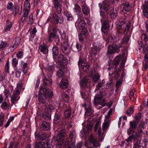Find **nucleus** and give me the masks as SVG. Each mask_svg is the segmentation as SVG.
Returning a JSON list of instances; mask_svg holds the SVG:
<instances>
[{"label":"nucleus","instance_id":"obj_1","mask_svg":"<svg viewBox=\"0 0 148 148\" xmlns=\"http://www.w3.org/2000/svg\"><path fill=\"white\" fill-rule=\"evenodd\" d=\"M53 95L51 90L40 86L38 93V101L40 103H43L45 102L46 99H49Z\"/></svg>","mask_w":148,"mask_h":148},{"label":"nucleus","instance_id":"obj_2","mask_svg":"<svg viewBox=\"0 0 148 148\" xmlns=\"http://www.w3.org/2000/svg\"><path fill=\"white\" fill-rule=\"evenodd\" d=\"M105 95L104 91H100V95H96L94 98V105L97 109H100L105 106L107 103L105 100L103 99V96Z\"/></svg>","mask_w":148,"mask_h":148},{"label":"nucleus","instance_id":"obj_3","mask_svg":"<svg viewBox=\"0 0 148 148\" xmlns=\"http://www.w3.org/2000/svg\"><path fill=\"white\" fill-rule=\"evenodd\" d=\"M121 58V56H116L114 59L113 62H110L109 64L110 68H108V70H111V68L112 69H114V70H115V71L114 73H112L111 74L109 73V75H113L114 78L116 79H117L119 77L120 75V74L118 73L117 71L116 67L117 66V65L119 64V61Z\"/></svg>","mask_w":148,"mask_h":148},{"label":"nucleus","instance_id":"obj_4","mask_svg":"<svg viewBox=\"0 0 148 148\" xmlns=\"http://www.w3.org/2000/svg\"><path fill=\"white\" fill-rule=\"evenodd\" d=\"M99 6L100 9V15L103 18L108 14L109 5L106 2L103 1L101 3H99Z\"/></svg>","mask_w":148,"mask_h":148},{"label":"nucleus","instance_id":"obj_5","mask_svg":"<svg viewBox=\"0 0 148 148\" xmlns=\"http://www.w3.org/2000/svg\"><path fill=\"white\" fill-rule=\"evenodd\" d=\"M75 131H73L69 135V139L65 142V145H68L70 147L69 148L73 147L75 143Z\"/></svg>","mask_w":148,"mask_h":148},{"label":"nucleus","instance_id":"obj_6","mask_svg":"<svg viewBox=\"0 0 148 148\" xmlns=\"http://www.w3.org/2000/svg\"><path fill=\"white\" fill-rule=\"evenodd\" d=\"M121 47V46H118L116 44H112L108 46L107 50L108 55H111L115 53H118L119 52L120 50L119 48Z\"/></svg>","mask_w":148,"mask_h":148},{"label":"nucleus","instance_id":"obj_7","mask_svg":"<svg viewBox=\"0 0 148 148\" xmlns=\"http://www.w3.org/2000/svg\"><path fill=\"white\" fill-rule=\"evenodd\" d=\"M57 62L59 63L60 66H64V68L67 67L66 64L68 63V60L66 57H64L62 54L60 55L56 60H54Z\"/></svg>","mask_w":148,"mask_h":148},{"label":"nucleus","instance_id":"obj_8","mask_svg":"<svg viewBox=\"0 0 148 148\" xmlns=\"http://www.w3.org/2000/svg\"><path fill=\"white\" fill-rule=\"evenodd\" d=\"M131 8L132 7L129 2H125L121 5V13L122 14H125L126 12L130 11Z\"/></svg>","mask_w":148,"mask_h":148},{"label":"nucleus","instance_id":"obj_9","mask_svg":"<svg viewBox=\"0 0 148 148\" xmlns=\"http://www.w3.org/2000/svg\"><path fill=\"white\" fill-rule=\"evenodd\" d=\"M78 65L80 68L84 71H87L89 68V65L86 60H82L78 61Z\"/></svg>","mask_w":148,"mask_h":148},{"label":"nucleus","instance_id":"obj_10","mask_svg":"<svg viewBox=\"0 0 148 148\" xmlns=\"http://www.w3.org/2000/svg\"><path fill=\"white\" fill-rule=\"evenodd\" d=\"M90 77L95 82H96L100 78L99 75L96 72L94 69L91 70L90 72Z\"/></svg>","mask_w":148,"mask_h":148},{"label":"nucleus","instance_id":"obj_11","mask_svg":"<svg viewBox=\"0 0 148 148\" xmlns=\"http://www.w3.org/2000/svg\"><path fill=\"white\" fill-rule=\"evenodd\" d=\"M89 140V141L95 147H99L100 144L99 143L98 139L93 134H91L90 136Z\"/></svg>","mask_w":148,"mask_h":148},{"label":"nucleus","instance_id":"obj_12","mask_svg":"<svg viewBox=\"0 0 148 148\" xmlns=\"http://www.w3.org/2000/svg\"><path fill=\"white\" fill-rule=\"evenodd\" d=\"M35 148H52V146L49 144L45 143L44 142H36Z\"/></svg>","mask_w":148,"mask_h":148},{"label":"nucleus","instance_id":"obj_13","mask_svg":"<svg viewBox=\"0 0 148 148\" xmlns=\"http://www.w3.org/2000/svg\"><path fill=\"white\" fill-rule=\"evenodd\" d=\"M65 135V131L64 130H60L56 137L57 140L60 142L61 143H63V141L64 139Z\"/></svg>","mask_w":148,"mask_h":148},{"label":"nucleus","instance_id":"obj_14","mask_svg":"<svg viewBox=\"0 0 148 148\" xmlns=\"http://www.w3.org/2000/svg\"><path fill=\"white\" fill-rule=\"evenodd\" d=\"M53 18L55 24L62 23L64 21L63 17L61 15H59L58 16L54 14L53 15Z\"/></svg>","mask_w":148,"mask_h":148},{"label":"nucleus","instance_id":"obj_15","mask_svg":"<svg viewBox=\"0 0 148 148\" xmlns=\"http://www.w3.org/2000/svg\"><path fill=\"white\" fill-rule=\"evenodd\" d=\"M109 21L107 20L102 23L101 30L105 34H107L108 32L109 27Z\"/></svg>","mask_w":148,"mask_h":148},{"label":"nucleus","instance_id":"obj_16","mask_svg":"<svg viewBox=\"0 0 148 148\" xmlns=\"http://www.w3.org/2000/svg\"><path fill=\"white\" fill-rule=\"evenodd\" d=\"M53 5L56 9V12L59 14L61 13L62 9L61 5L58 2V0H52Z\"/></svg>","mask_w":148,"mask_h":148},{"label":"nucleus","instance_id":"obj_17","mask_svg":"<svg viewBox=\"0 0 148 148\" xmlns=\"http://www.w3.org/2000/svg\"><path fill=\"white\" fill-rule=\"evenodd\" d=\"M75 25L77 28L82 29L85 28V23L83 20L78 19V21L76 22Z\"/></svg>","mask_w":148,"mask_h":148},{"label":"nucleus","instance_id":"obj_18","mask_svg":"<svg viewBox=\"0 0 148 148\" xmlns=\"http://www.w3.org/2000/svg\"><path fill=\"white\" fill-rule=\"evenodd\" d=\"M52 39L54 40L55 41L56 43V45H58L60 41L58 36L56 35L55 33H51L49 37V41L50 42L52 40Z\"/></svg>","mask_w":148,"mask_h":148},{"label":"nucleus","instance_id":"obj_19","mask_svg":"<svg viewBox=\"0 0 148 148\" xmlns=\"http://www.w3.org/2000/svg\"><path fill=\"white\" fill-rule=\"evenodd\" d=\"M13 90L12 86H9L7 88L5 89L4 91V94L6 97H8L12 93Z\"/></svg>","mask_w":148,"mask_h":148},{"label":"nucleus","instance_id":"obj_20","mask_svg":"<svg viewBox=\"0 0 148 148\" xmlns=\"http://www.w3.org/2000/svg\"><path fill=\"white\" fill-rule=\"evenodd\" d=\"M64 66H60L59 69L57 71V75L58 77H63L64 76V72L66 70L67 67L64 68Z\"/></svg>","mask_w":148,"mask_h":148},{"label":"nucleus","instance_id":"obj_21","mask_svg":"<svg viewBox=\"0 0 148 148\" xmlns=\"http://www.w3.org/2000/svg\"><path fill=\"white\" fill-rule=\"evenodd\" d=\"M69 47L68 42H65L62 44L61 48L63 53L67 54L69 51Z\"/></svg>","mask_w":148,"mask_h":148},{"label":"nucleus","instance_id":"obj_22","mask_svg":"<svg viewBox=\"0 0 148 148\" xmlns=\"http://www.w3.org/2000/svg\"><path fill=\"white\" fill-rule=\"evenodd\" d=\"M20 93L19 91L18 90H16L15 91L13 92V95L11 97V101L12 103H14L15 101L18 100V99H17V97Z\"/></svg>","mask_w":148,"mask_h":148},{"label":"nucleus","instance_id":"obj_23","mask_svg":"<svg viewBox=\"0 0 148 148\" xmlns=\"http://www.w3.org/2000/svg\"><path fill=\"white\" fill-rule=\"evenodd\" d=\"M100 121L99 120L96 122V123L95 125V132H96L98 129V134L99 136V138H100L101 137V136L100 132L101 131V129L100 127Z\"/></svg>","mask_w":148,"mask_h":148},{"label":"nucleus","instance_id":"obj_24","mask_svg":"<svg viewBox=\"0 0 148 148\" xmlns=\"http://www.w3.org/2000/svg\"><path fill=\"white\" fill-rule=\"evenodd\" d=\"M6 25L4 28V31L5 32H8L10 31V29L12 28L13 22L12 21L10 22L9 20H7L6 21Z\"/></svg>","mask_w":148,"mask_h":148},{"label":"nucleus","instance_id":"obj_25","mask_svg":"<svg viewBox=\"0 0 148 148\" xmlns=\"http://www.w3.org/2000/svg\"><path fill=\"white\" fill-rule=\"evenodd\" d=\"M39 50L43 54H47L48 52L47 46L45 45H40L38 47Z\"/></svg>","mask_w":148,"mask_h":148},{"label":"nucleus","instance_id":"obj_26","mask_svg":"<svg viewBox=\"0 0 148 148\" xmlns=\"http://www.w3.org/2000/svg\"><path fill=\"white\" fill-rule=\"evenodd\" d=\"M99 50V49L98 48H97L96 47H94L91 49L90 51V53L92 58H94Z\"/></svg>","mask_w":148,"mask_h":148},{"label":"nucleus","instance_id":"obj_27","mask_svg":"<svg viewBox=\"0 0 148 148\" xmlns=\"http://www.w3.org/2000/svg\"><path fill=\"white\" fill-rule=\"evenodd\" d=\"M68 86V81L65 79H62L60 84V86L62 88H66Z\"/></svg>","mask_w":148,"mask_h":148},{"label":"nucleus","instance_id":"obj_28","mask_svg":"<svg viewBox=\"0 0 148 148\" xmlns=\"http://www.w3.org/2000/svg\"><path fill=\"white\" fill-rule=\"evenodd\" d=\"M30 10L23 9L24 14L23 16L20 19V21L22 22H23L27 20V16L28 15Z\"/></svg>","mask_w":148,"mask_h":148},{"label":"nucleus","instance_id":"obj_29","mask_svg":"<svg viewBox=\"0 0 148 148\" xmlns=\"http://www.w3.org/2000/svg\"><path fill=\"white\" fill-rule=\"evenodd\" d=\"M143 13L144 16L147 18H148V2H146L144 5Z\"/></svg>","mask_w":148,"mask_h":148},{"label":"nucleus","instance_id":"obj_30","mask_svg":"<svg viewBox=\"0 0 148 148\" xmlns=\"http://www.w3.org/2000/svg\"><path fill=\"white\" fill-rule=\"evenodd\" d=\"M53 58L54 60H56L58 54V50L56 46H54L52 49Z\"/></svg>","mask_w":148,"mask_h":148},{"label":"nucleus","instance_id":"obj_31","mask_svg":"<svg viewBox=\"0 0 148 148\" xmlns=\"http://www.w3.org/2000/svg\"><path fill=\"white\" fill-rule=\"evenodd\" d=\"M88 79L87 77H85L82 80H81L80 85L83 88L86 87L88 83Z\"/></svg>","mask_w":148,"mask_h":148},{"label":"nucleus","instance_id":"obj_32","mask_svg":"<svg viewBox=\"0 0 148 148\" xmlns=\"http://www.w3.org/2000/svg\"><path fill=\"white\" fill-rule=\"evenodd\" d=\"M50 125V124L49 122H44L42 123L41 128L43 130H47L49 129Z\"/></svg>","mask_w":148,"mask_h":148},{"label":"nucleus","instance_id":"obj_33","mask_svg":"<svg viewBox=\"0 0 148 148\" xmlns=\"http://www.w3.org/2000/svg\"><path fill=\"white\" fill-rule=\"evenodd\" d=\"M71 114V108L69 107L66 108L64 112V116L66 118L69 117Z\"/></svg>","mask_w":148,"mask_h":148},{"label":"nucleus","instance_id":"obj_34","mask_svg":"<svg viewBox=\"0 0 148 148\" xmlns=\"http://www.w3.org/2000/svg\"><path fill=\"white\" fill-rule=\"evenodd\" d=\"M1 108L4 110L9 109L10 107V103L9 102H4L1 104Z\"/></svg>","mask_w":148,"mask_h":148},{"label":"nucleus","instance_id":"obj_35","mask_svg":"<svg viewBox=\"0 0 148 148\" xmlns=\"http://www.w3.org/2000/svg\"><path fill=\"white\" fill-rule=\"evenodd\" d=\"M135 138L134 135H132L128 137V138L126 139V140L124 142H123L122 143H125L126 145H127V146H128L130 143L132 142V139L133 138Z\"/></svg>","mask_w":148,"mask_h":148},{"label":"nucleus","instance_id":"obj_36","mask_svg":"<svg viewBox=\"0 0 148 148\" xmlns=\"http://www.w3.org/2000/svg\"><path fill=\"white\" fill-rule=\"evenodd\" d=\"M43 82L44 83L47 85L50 86L52 84V80L50 77L47 79L46 77H45L43 79Z\"/></svg>","mask_w":148,"mask_h":148},{"label":"nucleus","instance_id":"obj_37","mask_svg":"<svg viewBox=\"0 0 148 148\" xmlns=\"http://www.w3.org/2000/svg\"><path fill=\"white\" fill-rule=\"evenodd\" d=\"M64 15L66 16L68 20H72L73 17L72 14L69 12L66 11L64 12Z\"/></svg>","mask_w":148,"mask_h":148},{"label":"nucleus","instance_id":"obj_38","mask_svg":"<svg viewBox=\"0 0 148 148\" xmlns=\"http://www.w3.org/2000/svg\"><path fill=\"white\" fill-rule=\"evenodd\" d=\"M30 0H25L23 5L24 9L30 10V3L29 2Z\"/></svg>","mask_w":148,"mask_h":148},{"label":"nucleus","instance_id":"obj_39","mask_svg":"<svg viewBox=\"0 0 148 148\" xmlns=\"http://www.w3.org/2000/svg\"><path fill=\"white\" fill-rule=\"evenodd\" d=\"M125 21H121L118 23L116 24V27L118 29H121L125 26Z\"/></svg>","mask_w":148,"mask_h":148},{"label":"nucleus","instance_id":"obj_40","mask_svg":"<svg viewBox=\"0 0 148 148\" xmlns=\"http://www.w3.org/2000/svg\"><path fill=\"white\" fill-rule=\"evenodd\" d=\"M110 15L112 18H114L117 15V11L116 9L114 10V8L111 9L110 11Z\"/></svg>","mask_w":148,"mask_h":148},{"label":"nucleus","instance_id":"obj_41","mask_svg":"<svg viewBox=\"0 0 148 148\" xmlns=\"http://www.w3.org/2000/svg\"><path fill=\"white\" fill-rule=\"evenodd\" d=\"M144 134V133L142 130H140L136 133L134 135V136L135 138H140Z\"/></svg>","mask_w":148,"mask_h":148},{"label":"nucleus","instance_id":"obj_42","mask_svg":"<svg viewBox=\"0 0 148 148\" xmlns=\"http://www.w3.org/2000/svg\"><path fill=\"white\" fill-rule=\"evenodd\" d=\"M93 112V111L92 109L91 106H89V108L86 110L85 114V115H90L92 114Z\"/></svg>","mask_w":148,"mask_h":148},{"label":"nucleus","instance_id":"obj_43","mask_svg":"<svg viewBox=\"0 0 148 148\" xmlns=\"http://www.w3.org/2000/svg\"><path fill=\"white\" fill-rule=\"evenodd\" d=\"M25 21H26L27 23L28 24H31L33 22V16L32 14L29 15V17H27V20H25Z\"/></svg>","mask_w":148,"mask_h":148},{"label":"nucleus","instance_id":"obj_44","mask_svg":"<svg viewBox=\"0 0 148 148\" xmlns=\"http://www.w3.org/2000/svg\"><path fill=\"white\" fill-rule=\"evenodd\" d=\"M82 10L83 13L85 15H87L89 12V9L86 5L82 6Z\"/></svg>","mask_w":148,"mask_h":148},{"label":"nucleus","instance_id":"obj_45","mask_svg":"<svg viewBox=\"0 0 148 148\" xmlns=\"http://www.w3.org/2000/svg\"><path fill=\"white\" fill-rule=\"evenodd\" d=\"M138 123V122L136 121H133L130 122V125L131 127L136 129L137 127V125Z\"/></svg>","mask_w":148,"mask_h":148},{"label":"nucleus","instance_id":"obj_46","mask_svg":"<svg viewBox=\"0 0 148 148\" xmlns=\"http://www.w3.org/2000/svg\"><path fill=\"white\" fill-rule=\"evenodd\" d=\"M62 99L66 102H67L68 101L69 99V97L68 95L64 92H63L62 93Z\"/></svg>","mask_w":148,"mask_h":148},{"label":"nucleus","instance_id":"obj_47","mask_svg":"<svg viewBox=\"0 0 148 148\" xmlns=\"http://www.w3.org/2000/svg\"><path fill=\"white\" fill-rule=\"evenodd\" d=\"M8 46V44L6 42H1L0 44V50H2Z\"/></svg>","mask_w":148,"mask_h":148},{"label":"nucleus","instance_id":"obj_48","mask_svg":"<svg viewBox=\"0 0 148 148\" xmlns=\"http://www.w3.org/2000/svg\"><path fill=\"white\" fill-rule=\"evenodd\" d=\"M123 81L122 77H120L119 79L117 82L116 84V87L118 88L121 85Z\"/></svg>","mask_w":148,"mask_h":148},{"label":"nucleus","instance_id":"obj_49","mask_svg":"<svg viewBox=\"0 0 148 148\" xmlns=\"http://www.w3.org/2000/svg\"><path fill=\"white\" fill-rule=\"evenodd\" d=\"M54 108L51 105H48L46 106L45 108V110L49 112H51L53 111V110Z\"/></svg>","mask_w":148,"mask_h":148},{"label":"nucleus","instance_id":"obj_50","mask_svg":"<svg viewBox=\"0 0 148 148\" xmlns=\"http://www.w3.org/2000/svg\"><path fill=\"white\" fill-rule=\"evenodd\" d=\"M80 33L81 35L83 36L86 37L87 35V31L85 28L83 29H80Z\"/></svg>","mask_w":148,"mask_h":148},{"label":"nucleus","instance_id":"obj_51","mask_svg":"<svg viewBox=\"0 0 148 148\" xmlns=\"http://www.w3.org/2000/svg\"><path fill=\"white\" fill-rule=\"evenodd\" d=\"M60 116L58 115H56L54 119V122L56 124H58L60 121Z\"/></svg>","mask_w":148,"mask_h":148},{"label":"nucleus","instance_id":"obj_52","mask_svg":"<svg viewBox=\"0 0 148 148\" xmlns=\"http://www.w3.org/2000/svg\"><path fill=\"white\" fill-rule=\"evenodd\" d=\"M7 9L11 11H13V5L12 3H8L7 5Z\"/></svg>","mask_w":148,"mask_h":148},{"label":"nucleus","instance_id":"obj_53","mask_svg":"<svg viewBox=\"0 0 148 148\" xmlns=\"http://www.w3.org/2000/svg\"><path fill=\"white\" fill-rule=\"evenodd\" d=\"M109 123L108 122H104L102 125V129L103 131H106L109 126Z\"/></svg>","mask_w":148,"mask_h":148},{"label":"nucleus","instance_id":"obj_54","mask_svg":"<svg viewBox=\"0 0 148 148\" xmlns=\"http://www.w3.org/2000/svg\"><path fill=\"white\" fill-rule=\"evenodd\" d=\"M4 116L3 114L2 113L0 114V126H2L3 125L4 122Z\"/></svg>","mask_w":148,"mask_h":148},{"label":"nucleus","instance_id":"obj_55","mask_svg":"<svg viewBox=\"0 0 148 148\" xmlns=\"http://www.w3.org/2000/svg\"><path fill=\"white\" fill-rule=\"evenodd\" d=\"M9 62L8 61L5 66V72L8 73L9 72Z\"/></svg>","mask_w":148,"mask_h":148},{"label":"nucleus","instance_id":"obj_56","mask_svg":"<svg viewBox=\"0 0 148 148\" xmlns=\"http://www.w3.org/2000/svg\"><path fill=\"white\" fill-rule=\"evenodd\" d=\"M141 38L142 40H144L145 42H146L148 40V36L145 34H142L141 36Z\"/></svg>","mask_w":148,"mask_h":148},{"label":"nucleus","instance_id":"obj_57","mask_svg":"<svg viewBox=\"0 0 148 148\" xmlns=\"http://www.w3.org/2000/svg\"><path fill=\"white\" fill-rule=\"evenodd\" d=\"M23 72L24 73H26L27 72V64L26 63H24L23 66Z\"/></svg>","mask_w":148,"mask_h":148},{"label":"nucleus","instance_id":"obj_58","mask_svg":"<svg viewBox=\"0 0 148 148\" xmlns=\"http://www.w3.org/2000/svg\"><path fill=\"white\" fill-rule=\"evenodd\" d=\"M129 38L128 36H126L124 37L122 43L124 44H127L129 42Z\"/></svg>","mask_w":148,"mask_h":148},{"label":"nucleus","instance_id":"obj_59","mask_svg":"<svg viewBox=\"0 0 148 148\" xmlns=\"http://www.w3.org/2000/svg\"><path fill=\"white\" fill-rule=\"evenodd\" d=\"M12 65L14 67H16L18 62V60L15 58H13L12 60Z\"/></svg>","mask_w":148,"mask_h":148},{"label":"nucleus","instance_id":"obj_60","mask_svg":"<svg viewBox=\"0 0 148 148\" xmlns=\"http://www.w3.org/2000/svg\"><path fill=\"white\" fill-rule=\"evenodd\" d=\"M23 53L22 51H19L16 54V57L18 59H21L23 57Z\"/></svg>","mask_w":148,"mask_h":148},{"label":"nucleus","instance_id":"obj_61","mask_svg":"<svg viewBox=\"0 0 148 148\" xmlns=\"http://www.w3.org/2000/svg\"><path fill=\"white\" fill-rule=\"evenodd\" d=\"M74 9L77 14H79L80 12H81V8L78 5H75Z\"/></svg>","mask_w":148,"mask_h":148},{"label":"nucleus","instance_id":"obj_62","mask_svg":"<svg viewBox=\"0 0 148 148\" xmlns=\"http://www.w3.org/2000/svg\"><path fill=\"white\" fill-rule=\"evenodd\" d=\"M14 119V117L13 116H11L10 117L9 119H8V121L6 123V124L5 127H8L10 123Z\"/></svg>","mask_w":148,"mask_h":148},{"label":"nucleus","instance_id":"obj_63","mask_svg":"<svg viewBox=\"0 0 148 148\" xmlns=\"http://www.w3.org/2000/svg\"><path fill=\"white\" fill-rule=\"evenodd\" d=\"M105 82V81L103 80L102 81V82H101L99 83L96 86V88L95 90V91L97 89H99L101 87L103 86V84Z\"/></svg>","mask_w":148,"mask_h":148},{"label":"nucleus","instance_id":"obj_64","mask_svg":"<svg viewBox=\"0 0 148 148\" xmlns=\"http://www.w3.org/2000/svg\"><path fill=\"white\" fill-rule=\"evenodd\" d=\"M54 69V67L53 66H50L48 67V69L47 71H48L50 72V74L52 75V72Z\"/></svg>","mask_w":148,"mask_h":148}]
</instances>
